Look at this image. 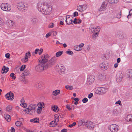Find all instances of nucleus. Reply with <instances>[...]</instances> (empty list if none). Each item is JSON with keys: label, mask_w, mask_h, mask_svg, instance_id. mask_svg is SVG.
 Instances as JSON below:
<instances>
[{"label": "nucleus", "mask_w": 132, "mask_h": 132, "mask_svg": "<svg viewBox=\"0 0 132 132\" xmlns=\"http://www.w3.org/2000/svg\"><path fill=\"white\" fill-rule=\"evenodd\" d=\"M56 58L55 57H53L46 64L40 62V64L37 65L35 68L37 71L40 72L45 69L52 66L56 63Z\"/></svg>", "instance_id": "1"}, {"label": "nucleus", "mask_w": 132, "mask_h": 132, "mask_svg": "<svg viewBox=\"0 0 132 132\" xmlns=\"http://www.w3.org/2000/svg\"><path fill=\"white\" fill-rule=\"evenodd\" d=\"M37 8L39 11L45 15H48L50 13V11H47L48 10L47 9L49 8V7L45 4L39 3L37 4Z\"/></svg>", "instance_id": "2"}, {"label": "nucleus", "mask_w": 132, "mask_h": 132, "mask_svg": "<svg viewBox=\"0 0 132 132\" xmlns=\"http://www.w3.org/2000/svg\"><path fill=\"white\" fill-rule=\"evenodd\" d=\"M1 7L2 10L6 11H10L11 9L10 5L7 3H2L1 5Z\"/></svg>", "instance_id": "3"}, {"label": "nucleus", "mask_w": 132, "mask_h": 132, "mask_svg": "<svg viewBox=\"0 0 132 132\" xmlns=\"http://www.w3.org/2000/svg\"><path fill=\"white\" fill-rule=\"evenodd\" d=\"M109 128L111 132H117L120 128L119 126L115 124L111 125L109 126Z\"/></svg>", "instance_id": "4"}, {"label": "nucleus", "mask_w": 132, "mask_h": 132, "mask_svg": "<svg viewBox=\"0 0 132 132\" xmlns=\"http://www.w3.org/2000/svg\"><path fill=\"white\" fill-rule=\"evenodd\" d=\"M49 57L48 55L47 54H44L43 55L41 56V59L39 58V62L42 63H46L47 62L49 61H48L47 59Z\"/></svg>", "instance_id": "5"}, {"label": "nucleus", "mask_w": 132, "mask_h": 132, "mask_svg": "<svg viewBox=\"0 0 132 132\" xmlns=\"http://www.w3.org/2000/svg\"><path fill=\"white\" fill-rule=\"evenodd\" d=\"M27 6V5L26 3L23 2L20 3L17 5V7L19 10L20 11L22 9H23L22 10V11L26 10Z\"/></svg>", "instance_id": "6"}, {"label": "nucleus", "mask_w": 132, "mask_h": 132, "mask_svg": "<svg viewBox=\"0 0 132 132\" xmlns=\"http://www.w3.org/2000/svg\"><path fill=\"white\" fill-rule=\"evenodd\" d=\"M37 105L35 104H30L28 106V108H26L24 111L27 114H29L30 111L31 110H34L36 107Z\"/></svg>", "instance_id": "7"}, {"label": "nucleus", "mask_w": 132, "mask_h": 132, "mask_svg": "<svg viewBox=\"0 0 132 132\" xmlns=\"http://www.w3.org/2000/svg\"><path fill=\"white\" fill-rule=\"evenodd\" d=\"M5 97L7 99L11 101L14 98V94L11 92L10 91L5 95Z\"/></svg>", "instance_id": "8"}, {"label": "nucleus", "mask_w": 132, "mask_h": 132, "mask_svg": "<svg viewBox=\"0 0 132 132\" xmlns=\"http://www.w3.org/2000/svg\"><path fill=\"white\" fill-rule=\"evenodd\" d=\"M95 77L94 75L90 76L87 78V83L90 85L93 83L95 80Z\"/></svg>", "instance_id": "9"}, {"label": "nucleus", "mask_w": 132, "mask_h": 132, "mask_svg": "<svg viewBox=\"0 0 132 132\" xmlns=\"http://www.w3.org/2000/svg\"><path fill=\"white\" fill-rule=\"evenodd\" d=\"M116 79L117 81L119 83L121 81L122 78V74L120 72L118 73L116 76Z\"/></svg>", "instance_id": "10"}, {"label": "nucleus", "mask_w": 132, "mask_h": 132, "mask_svg": "<svg viewBox=\"0 0 132 132\" xmlns=\"http://www.w3.org/2000/svg\"><path fill=\"white\" fill-rule=\"evenodd\" d=\"M93 123L92 122L87 121V120H86V121L85 124L84 126H85L88 129H93V127L92 126V125Z\"/></svg>", "instance_id": "11"}, {"label": "nucleus", "mask_w": 132, "mask_h": 132, "mask_svg": "<svg viewBox=\"0 0 132 132\" xmlns=\"http://www.w3.org/2000/svg\"><path fill=\"white\" fill-rule=\"evenodd\" d=\"M98 90L99 91L98 93L99 94H103L106 92V89L102 87H98Z\"/></svg>", "instance_id": "12"}, {"label": "nucleus", "mask_w": 132, "mask_h": 132, "mask_svg": "<svg viewBox=\"0 0 132 132\" xmlns=\"http://www.w3.org/2000/svg\"><path fill=\"white\" fill-rule=\"evenodd\" d=\"M107 4L108 3L106 2H103L99 9V11H104L105 9Z\"/></svg>", "instance_id": "13"}, {"label": "nucleus", "mask_w": 132, "mask_h": 132, "mask_svg": "<svg viewBox=\"0 0 132 132\" xmlns=\"http://www.w3.org/2000/svg\"><path fill=\"white\" fill-rule=\"evenodd\" d=\"M31 56L30 52L29 51H28L27 53H26L24 57V62H27L28 60V57H29Z\"/></svg>", "instance_id": "14"}, {"label": "nucleus", "mask_w": 132, "mask_h": 132, "mask_svg": "<svg viewBox=\"0 0 132 132\" xmlns=\"http://www.w3.org/2000/svg\"><path fill=\"white\" fill-rule=\"evenodd\" d=\"M86 121V119H82V120H79L78 122V126H81L82 125L84 126L85 124Z\"/></svg>", "instance_id": "15"}, {"label": "nucleus", "mask_w": 132, "mask_h": 132, "mask_svg": "<svg viewBox=\"0 0 132 132\" xmlns=\"http://www.w3.org/2000/svg\"><path fill=\"white\" fill-rule=\"evenodd\" d=\"M80 7L81 8H79V11L80 12L83 11L85 10L87 8V6L86 5H80L77 6V8Z\"/></svg>", "instance_id": "16"}, {"label": "nucleus", "mask_w": 132, "mask_h": 132, "mask_svg": "<svg viewBox=\"0 0 132 132\" xmlns=\"http://www.w3.org/2000/svg\"><path fill=\"white\" fill-rule=\"evenodd\" d=\"M126 76L127 78H131L132 77V70L129 69L127 71Z\"/></svg>", "instance_id": "17"}, {"label": "nucleus", "mask_w": 132, "mask_h": 132, "mask_svg": "<svg viewBox=\"0 0 132 132\" xmlns=\"http://www.w3.org/2000/svg\"><path fill=\"white\" fill-rule=\"evenodd\" d=\"M100 66L101 69L103 70H106L108 69L107 65L103 63H101L100 64Z\"/></svg>", "instance_id": "18"}, {"label": "nucleus", "mask_w": 132, "mask_h": 132, "mask_svg": "<svg viewBox=\"0 0 132 132\" xmlns=\"http://www.w3.org/2000/svg\"><path fill=\"white\" fill-rule=\"evenodd\" d=\"M9 69L8 67H6L5 66H3L2 69V73L3 74L7 73L9 70Z\"/></svg>", "instance_id": "19"}, {"label": "nucleus", "mask_w": 132, "mask_h": 132, "mask_svg": "<svg viewBox=\"0 0 132 132\" xmlns=\"http://www.w3.org/2000/svg\"><path fill=\"white\" fill-rule=\"evenodd\" d=\"M57 117V118H56V120H55V121L54 120V121H52L49 124L50 126V127H53L55 126L54 123L55 122V121H59V119L58 118H59V117L57 115L55 116V117Z\"/></svg>", "instance_id": "20"}, {"label": "nucleus", "mask_w": 132, "mask_h": 132, "mask_svg": "<svg viewBox=\"0 0 132 132\" xmlns=\"http://www.w3.org/2000/svg\"><path fill=\"white\" fill-rule=\"evenodd\" d=\"M31 23L33 24H36L37 22V20L36 17L31 18Z\"/></svg>", "instance_id": "21"}, {"label": "nucleus", "mask_w": 132, "mask_h": 132, "mask_svg": "<svg viewBox=\"0 0 132 132\" xmlns=\"http://www.w3.org/2000/svg\"><path fill=\"white\" fill-rule=\"evenodd\" d=\"M116 36L117 37L120 38H122L124 37V36L122 35V33L121 31L117 32L116 34Z\"/></svg>", "instance_id": "22"}, {"label": "nucleus", "mask_w": 132, "mask_h": 132, "mask_svg": "<svg viewBox=\"0 0 132 132\" xmlns=\"http://www.w3.org/2000/svg\"><path fill=\"white\" fill-rule=\"evenodd\" d=\"M4 117L6 120L8 122H9L11 120V116L9 114H4Z\"/></svg>", "instance_id": "23"}, {"label": "nucleus", "mask_w": 132, "mask_h": 132, "mask_svg": "<svg viewBox=\"0 0 132 132\" xmlns=\"http://www.w3.org/2000/svg\"><path fill=\"white\" fill-rule=\"evenodd\" d=\"M39 119L38 118H35L33 119H31L30 121L31 122L36 123H39Z\"/></svg>", "instance_id": "24"}, {"label": "nucleus", "mask_w": 132, "mask_h": 132, "mask_svg": "<svg viewBox=\"0 0 132 132\" xmlns=\"http://www.w3.org/2000/svg\"><path fill=\"white\" fill-rule=\"evenodd\" d=\"M63 51H58L57 52L56 54V57L55 56H54L53 57H55L56 58V59H57V58H56V57L60 56L63 54Z\"/></svg>", "instance_id": "25"}, {"label": "nucleus", "mask_w": 132, "mask_h": 132, "mask_svg": "<svg viewBox=\"0 0 132 132\" xmlns=\"http://www.w3.org/2000/svg\"><path fill=\"white\" fill-rule=\"evenodd\" d=\"M98 78L100 80L102 81L105 79L106 76L104 75L100 74L98 76Z\"/></svg>", "instance_id": "26"}, {"label": "nucleus", "mask_w": 132, "mask_h": 132, "mask_svg": "<svg viewBox=\"0 0 132 132\" xmlns=\"http://www.w3.org/2000/svg\"><path fill=\"white\" fill-rule=\"evenodd\" d=\"M132 116V114H129L126 117V120L127 121L129 122H130V121L131 119V118Z\"/></svg>", "instance_id": "27"}, {"label": "nucleus", "mask_w": 132, "mask_h": 132, "mask_svg": "<svg viewBox=\"0 0 132 132\" xmlns=\"http://www.w3.org/2000/svg\"><path fill=\"white\" fill-rule=\"evenodd\" d=\"M121 10L120 11L117 12L116 17L118 19H119L121 18Z\"/></svg>", "instance_id": "28"}, {"label": "nucleus", "mask_w": 132, "mask_h": 132, "mask_svg": "<svg viewBox=\"0 0 132 132\" xmlns=\"http://www.w3.org/2000/svg\"><path fill=\"white\" fill-rule=\"evenodd\" d=\"M30 73L29 71L28 70H26L24 71L23 73L22 74V75H24L25 76H27L29 75Z\"/></svg>", "instance_id": "29"}, {"label": "nucleus", "mask_w": 132, "mask_h": 132, "mask_svg": "<svg viewBox=\"0 0 132 132\" xmlns=\"http://www.w3.org/2000/svg\"><path fill=\"white\" fill-rule=\"evenodd\" d=\"M60 90H56L55 91H53V94L55 96H56L60 94Z\"/></svg>", "instance_id": "30"}, {"label": "nucleus", "mask_w": 132, "mask_h": 132, "mask_svg": "<svg viewBox=\"0 0 132 132\" xmlns=\"http://www.w3.org/2000/svg\"><path fill=\"white\" fill-rule=\"evenodd\" d=\"M109 2L112 4H114L117 3L118 2V0H109Z\"/></svg>", "instance_id": "31"}, {"label": "nucleus", "mask_w": 132, "mask_h": 132, "mask_svg": "<svg viewBox=\"0 0 132 132\" xmlns=\"http://www.w3.org/2000/svg\"><path fill=\"white\" fill-rule=\"evenodd\" d=\"M12 107L11 105H8L6 108V110L7 111H11L12 110Z\"/></svg>", "instance_id": "32"}, {"label": "nucleus", "mask_w": 132, "mask_h": 132, "mask_svg": "<svg viewBox=\"0 0 132 132\" xmlns=\"http://www.w3.org/2000/svg\"><path fill=\"white\" fill-rule=\"evenodd\" d=\"M58 107L56 105H54L52 107V110L53 111L55 112H57L58 111Z\"/></svg>", "instance_id": "33"}, {"label": "nucleus", "mask_w": 132, "mask_h": 132, "mask_svg": "<svg viewBox=\"0 0 132 132\" xmlns=\"http://www.w3.org/2000/svg\"><path fill=\"white\" fill-rule=\"evenodd\" d=\"M99 32H94L93 33L92 37L93 38H95L97 37L98 36V35L99 34Z\"/></svg>", "instance_id": "34"}, {"label": "nucleus", "mask_w": 132, "mask_h": 132, "mask_svg": "<svg viewBox=\"0 0 132 132\" xmlns=\"http://www.w3.org/2000/svg\"><path fill=\"white\" fill-rule=\"evenodd\" d=\"M26 66V65H23L21 66L20 67V70L21 71H23Z\"/></svg>", "instance_id": "35"}, {"label": "nucleus", "mask_w": 132, "mask_h": 132, "mask_svg": "<svg viewBox=\"0 0 132 132\" xmlns=\"http://www.w3.org/2000/svg\"><path fill=\"white\" fill-rule=\"evenodd\" d=\"M22 124V122L20 121H17L15 123V125L16 126L18 127L21 126V125Z\"/></svg>", "instance_id": "36"}, {"label": "nucleus", "mask_w": 132, "mask_h": 132, "mask_svg": "<svg viewBox=\"0 0 132 132\" xmlns=\"http://www.w3.org/2000/svg\"><path fill=\"white\" fill-rule=\"evenodd\" d=\"M38 105H39L42 107L43 108H44L45 106L44 103L43 102H39L37 104Z\"/></svg>", "instance_id": "37"}, {"label": "nucleus", "mask_w": 132, "mask_h": 132, "mask_svg": "<svg viewBox=\"0 0 132 132\" xmlns=\"http://www.w3.org/2000/svg\"><path fill=\"white\" fill-rule=\"evenodd\" d=\"M65 53L66 54H67L69 55H72V54H73L72 51H70V50H68L66 51Z\"/></svg>", "instance_id": "38"}, {"label": "nucleus", "mask_w": 132, "mask_h": 132, "mask_svg": "<svg viewBox=\"0 0 132 132\" xmlns=\"http://www.w3.org/2000/svg\"><path fill=\"white\" fill-rule=\"evenodd\" d=\"M39 50L38 48H36L35 49V52H33L32 54L33 55H35V54H37L38 53V52L39 51Z\"/></svg>", "instance_id": "39"}, {"label": "nucleus", "mask_w": 132, "mask_h": 132, "mask_svg": "<svg viewBox=\"0 0 132 132\" xmlns=\"http://www.w3.org/2000/svg\"><path fill=\"white\" fill-rule=\"evenodd\" d=\"M15 74L14 73H12L10 75V76L13 79H15L16 77L14 76Z\"/></svg>", "instance_id": "40"}, {"label": "nucleus", "mask_w": 132, "mask_h": 132, "mask_svg": "<svg viewBox=\"0 0 132 132\" xmlns=\"http://www.w3.org/2000/svg\"><path fill=\"white\" fill-rule=\"evenodd\" d=\"M51 35L52 36H55L57 34V32L55 31H54L52 32H50Z\"/></svg>", "instance_id": "41"}, {"label": "nucleus", "mask_w": 132, "mask_h": 132, "mask_svg": "<svg viewBox=\"0 0 132 132\" xmlns=\"http://www.w3.org/2000/svg\"><path fill=\"white\" fill-rule=\"evenodd\" d=\"M76 124V123L75 122H73L72 124H70L69 125L68 127L70 128H71L73 126H75Z\"/></svg>", "instance_id": "42"}, {"label": "nucleus", "mask_w": 132, "mask_h": 132, "mask_svg": "<svg viewBox=\"0 0 132 132\" xmlns=\"http://www.w3.org/2000/svg\"><path fill=\"white\" fill-rule=\"evenodd\" d=\"M79 47L78 45L75 46L74 47V49L76 51H80L81 49H80L79 48Z\"/></svg>", "instance_id": "43"}, {"label": "nucleus", "mask_w": 132, "mask_h": 132, "mask_svg": "<svg viewBox=\"0 0 132 132\" xmlns=\"http://www.w3.org/2000/svg\"><path fill=\"white\" fill-rule=\"evenodd\" d=\"M131 15H132V9H131L129 12V15L127 16L128 18L129 19V18H130V16H129Z\"/></svg>", "instance_id": "44"}, {"label": "nucleus", "mask_w": 132, "mask_h": 132, "mask_svg": "<svg viewBox=\"0 0 132 132\" xmlns=\"http://www.w3.org/2000/svg\"><path fill=\"white\" fill-rule=\"evenodd\" d=\"M88 99L86 97H85L82 100V102L84 103H85L87 102Z\"/></svg>", "instance_id": "45"}, {"label": "nucleus", "mask_w": 132, "mask_h": 132, "mask_svg": "<svg viewBox=\"0 0 132 132\" xmlns=\"http://www.w3.org/2000/svg\"><path fill=\"white\" fill-rule=\"evenodd\" d=\"M59 70V71L61 73L64 72L65 71V69L64 68H60Z\"/></svg>", "instance_id": "46"}, {"label": "nucleus", "mask_w": 132, "mask_h": 132, "mask_svg": "<svg viewBox=\"0 0 132 132\" xmlns=\"http://www.w3.org/2000/svg\"><path fill=\"white\" fill-rule=\"evenodd\" d=\"M117 112L116 110H113L112 112V114L113 115H117Z\"/></svg>", "instance_id": "47"}, {"label": "nucleus", "mask_w": 132, "mask_h": 132, "mask_svg": "<svg viewBox=\"0 0 132 132\" xmlns=\"http://www.w3.org/2000/svg\"><path fill=\"white\" fill-rule=\"evenodd\" d=\"M78 13L77 12L75 11L73 13V14L72 16L74 17H76L78 15Z\"/></svg>", "instance_id": "48"}, {"label": "nucleus", "mask_w": 132, "mask_h": 132, "mask_svg": "<svg viewBox=\"0 0 132 132\" xmlns=\"http://www.w3.org/2000/svg\"><path fill=\"white\" fill-rule=\"evenodd\" d=\"M66 107L69 110H70L72 109V108H71L69 105L67 104L66 105Z\"/></svg>", "instance_id": "49"}, {"label": "nucleus", "mask_w": 132, "mask_h": 132, "mask_svg": "<svg viewBox=\"0 0 132 132\" xmlns=\"http://www.w3.org/2000/svg\"><path fill=\"white\" fill-rule=\"evenodd\" d=\"M5 56L6 58L9 59L10 58V54L9 53H6L5 54Z\"/></svg>", "instance_id": "50"}, {"label": "nucleus", "mask_w": 132, "mask_h": 132, "mask_svg": "<svg viewBox=\"0 0 132 132\" xmlns=\"http://www.w3.org/2000/svg\"><path fill=\"white\" fill-rule=\"evenodd\" d=\"M93 93H91L88 95V97L89 98H90L93 97Z\"/></svg>", "instance_id": "51"}, {"label": "nucleus", "mask_w": 132, "mask_h": 132, "mask_svg": "<svg viewBox=\"0 0 132 132\" xmlns=\"http://www.w3.org/2000/svg\"><path fill=\"white\" fill-rule=\"evenodd\" d=\"M54 26V24L53 23H51L49 25V28H52Z\"/></svg>", "instance_id": "52"}, {"label": "nucleus", "mask_w": 132, "mask_h": 132, "mask_svg": "<svg viewBox=\"0 0 132 132\" xmlns=\"http://www.w3.org/2000/svg\"><path fill=\"white\" fill-rule=\"evenodd\" d=\"M42 86L39 83L37 84H36V87L37 88H40Z\"/></svg>", "instance_id": "53"}, {"label": "nucleus", "mask_w": 132, "mask_h": 132, "mask_svg": "<svg viewBox=\"0 0 132 132\" xmlns=\"http://www.w3.org/2000/svg\"><path fill=\"white\" fill-rule=\"evenodd\" d=\"M95 29H96V31H98V32H99V31L100 30V27L97 26L96 27Z\"/></svg>", "instance_id": "54"}, {"label": "nucleus", "mask_w": 132, "mask_h": 132, "mask_svg": "<svg viewBox=\"0 0 132 132\" xmlns=\"http://www.w3.org/2000/svg\"><path fill=\"white\" fill-rule=\"evenodd\" d=\"M77 19L76 18H75L73 22V23L75 24H77L78 23L77 21Z\"/></svg>", "instance_id": "55"}, {"label": "nucleus", "mask_w": 132, "mask_h": 132, "mask_svg": "<svg viewBox=\"0 0 132 132\" xmlns=\"http://www.w3.org/2000/svg\"><path fill=\"white\" fill-rule=\"evenodd\" d=\"M35 114V111L32 110V111H31H31H30L29 114L30 115H32L33 114Z\"/></svg>", "instance_id": "56"}, {"label": "nucleus", "mask_w": 132, "mask_h": 132, "mask_svg": "<svg viewBox=\"0 0 132 132\" xmlns=\"http://www.w3.org/2000/svg\"><path fill=\"white\" fill-rule=\"evenodd\" d=\"M51 36V34L50 32H49L46 35L45 37L46 38H48V37H49L50 36Z\"/></svg>", "instance_id": "57"}, {"label": "nucleus", "mask_w": 132, "mask_h": 132, "mask_svg": "<svg viewBox=\"0 0 132 132\" xmlns=\"http://www.w3.org/2000/svg\"><path fill=\"white\" fill-rule=\"evenodd\" d=\"M39 52L38 53L39 55H41L43 52V50L42 48H40L39 50Z\"/></svg>", "instance_id": "58"}, {"label": "nucleus", "mask_w": 132, "mask_h": 132, "mask_svg": "<svg viewBox=\"0 0 132 132\" xmlns=\"http://www.w3.org/2000/svg\"><path fill=\"white\" fill-rule=\"evenodd\" d=\"M115 104H118L120 105H121V102L120 101H118L116 102Z\"/></svg>", "instance_id": "59"}, {"label": "nucleus", "mask_w": 132, "mask_h": 132, "mask_svg": "<svg viewBox=\"0 0 132 132\" xmlns=\"http://www.w3.org/2000/svg\"><path fill=\"white\" fill-rule=\"evenodd\" d=\"M42 110H40V109H37V112L38 114H40Z\"/></svg>", "instance_id": "60"}, {"label": "nucleus", "mask_w": 132, "mask_h": 132, "mask_svg": "<svg viewBox=\"0 0 132 132\" xmlns=\"http://www.w3.org/2000/svg\"><path fill=\"white\" fill-rule=\"evenodd\" d=\"M69 22H68L69 24H73V20L72 19H71L70 20L69 19Z\"/></svg>", "instance_id": "61"}, {"label": "nucleus", "mask_w": 132, "mask_h": 132, "mask_svg": "<svg viewBox=\"0 0 132 132\" xmlns=\"http://www.w3.org/2000/svg\"><path fill=\"white\" fill-rule=\"evenodd\" d=\"M27 103H22V105H23V107L24 108H26L27 106Z\"/></svg>", "instance_id": "62"}, {"label": "nucleus", "mask_w": 132, "mask_h": 132, "mask_svg": "<svg viewBox=\"0 0 132 132\" xmlns=\"http://www.w3.org/2000/svg\"><path fill=\"white\" fill-rule=\"evenodd\" d=\"M67 130L65 129H62L61 131V132H67Z\"/></svg>", "instance_id": "63"}, {"label": "nucleus", "mask_w": 132, "mask_h": 132, "mask_svg": "<svg viewBox=\"0 0 132 132\" xmlns=\"http://www.w3.org/2000/svg\"><path fill=\"white\" fill-rule=\"evenodd\" d=\"M15 129L13 127H12L11 128V132H15Z\"/></svg>", "instance_id": "64"}]
</instances>
